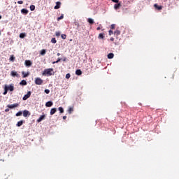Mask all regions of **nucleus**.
<instances>
[{"label": "nucleus", "instance_id": "obj_1", "mask_svg": "<svg viewBox=\"0 0 179 179\" xmlns=\"http://www.w3.org/2000/svg\"><path fill=\"white\" fill-rule=\"evenodd\" d=\"M52 72H54V69H46L43 71V75L44 76H51L52 75Z\"/></svg>", "mask_w": 179, "mask_h": 179}, {"label": "nucleus", "instance_id": "obj_2", "mask_svg": "<svg viewBox=\"0 0 179 179\" xmlns=\"http://www.w3.org/2000/svg\"><path fill=\"white\" fill-rule=\"evenodd\" d=\"M113 2H115V4H114V10H118L120 8H121V3L120 2V0H113Z\"/></svg>", "mask_w": 179, "mask_h": 179}, {"label": "nucleus", "instance_id": "obj_3", "mask_svg": "<svg viewBox=\"0 0 179 179\" xmlns=\"http://www.w3.org/2000/svg\"><path fill=\"white\" fill-rule=\"evenodd\" d=\"M43 83V80L41 79L40 78H35V84L36 85H42Z\"/></svg>", "mask_w": 179, "mask_h": 179}, {"label": "nucleus", "instance_id": "obj_4", "mask_svg": "<svg viewBox=\"0 0 179 179\" xmlns=\"http://www.w3.org/2000/svg\"><path fill=\"white\" fill-rule=\"evenodd\" d=\"M6 89H8V90H10V92H13L15 90V87H13V85H10L9 86L5 85Z\"/></svg>", "mask_w": 179, "mask_h": 179}, {"label": "nucleus", "instance_id": "obj_5", "mask_svg": "<svg viewBox=\"0 0 179 179\" xmlns=\"http://www.w3.org/2000/svg\"><path fill=\"white\" fill-rule=\"evenodd\" d=\"M120 35H121V31H120L119 30H116L114 32V36L116 37L117 39L120 38Z\"/></svg>", "mask_w": 179, "mask_h": 179}, {"label": "nucleus", "instance_id": "obj_6", "mask_svg": "<svg viewBox=\"0 0 179 179\" xmlns=\"http://www.w3.org/2000/svg\"><path fill=\"white\" fill-rule=\"evenodd\" d=\"M11 76H13V78L16 77V78H19V74L17 73V71H12L10 73Z\"/></svg>", "mask_w": 179, "mask_h": 179}, {"label": "nucleus", "instance_id": "obj_7", "mask_svg": "<svg viewBox=\"0 0 179 179\" xmlns=\"http://www.w3.org/2000/svg\"><path fill=\"white\" fill-rule=\"evenodd\" d=\"M30 96H31V92L29 91L27 92V94H25L24 96V97L22 98L23 100H27V99H29L30 97Z\"/></svg>", "mask_w": 179, "mask_h": 179}, {"label": "nucleus", "instance_id": "obj_8", "mask_svg": "<svg viewBox=\"0 0 179 179\" xmlns=\"http://www.w3.org/2000/svg\"><path fill=\"white\" fill-rule=\"evenodd\" d=\"M7 107L8 108H15L16 107H19V103H14V104H12V105H8Z\"/></svg>", "mask_w": 179, "mask_h": 179}, {"label": "nucleus", "instance_id": "obj_9", "mask_svg": "<svg viewBox=\"0 0 179 179\" xmlns=\"http://www.w3.org/2000/svg\"><path fill=\"white\" fill-rule=\"evenodd\" d=\"M29 115H30V112H29V110H24L23 111V117H28Z\"/></svg>", "mask_w": 179, "mask_h": 179}, {"label": "nucleus", "instance_id": "obj_10", "mask_svg": "<svg viewBox=\"0 0 179 179\" xmlns=\"http://www.w3.org/2000/svg\"><path fill=\"white\" fill-rule=\"evenodd\" d=\"M43 120H45V115H41L40 117L37 120V122H41Z\"/></svg>", "mask_w": 179, "mask_h": 179}, {"label": "nucleus", "instance_id": "obj_11", "mask_svg": "<svg viewBox=\"0 0 179 179\" xmlns=\"http://www.w3.org/2000/svg\"><path fill=\"white\" fill-rule=\"evenodd\" d=\"M33 63L30 60H25V65L26 66H31Z\"/></svg>", "mask_w": 179, "mask_h": 179}, {"label": "nucleus", "instance_id": "obj_12", "mask_svg": "<svg viewBox=\"0 0 179 179\" xmlns=\"http://www.w3.org/2000/svg\"><path fill=\"white\" fill-rule=\"evenodd\" d=\"M21 13H22L23 15H27V13H29V10L26 8H22L21 10Z\"/></svg>", "mask_w": 179, "mask_h": 179}, {"label": "nucleus", "instance_id": "obj_13", "mask_svg": "<svg viewBox=\"0 0 179 179\" xmlns=\"http://www.w3.org/2000/svg\"><path fill=\"white\" fill-rule=\"evenodd\" d=\"M57 113V108H53L50 110V115H54Z\"/></svg>", "mask_w": 179, "mask_h": 179}, {"label": "nucleus", "instance_id": "obj_14", "mask_svg": "<svg viewBox=\"0 0 179 179\" xmlns=\"http://www.w3.org/2000/svg\"><path fill=\"white\" fill-rule=\"evenodd\" d=\"M61 8V2L57 1L56 6L54 7V9H59Z\"/></svg>", "mask_w": 179, "mask_h": 179}, {"label": "nucleus", "instance_id": "obj_15", "mask_svg": "<svg viewBox=\"0 0 179 179\" xmlns=\"http://www.w3.org/2000/svg\"><path fill=\"white\" fill-rule=\"evenodd\" d=\"M155 8H156V9H158V10H162V9L163 8V7H162V6H159L157 4H155L154 5Z\"/></svg>", "mask_w": 179, "mask_h": 179}, {"label": "nucleus", "instance_id": "obj_16", "mask_svg": "<svg viewBox=\"0 0 179 179\" xmlns=\"http://www.w3.org/2000/svg\"><path fill=\"white\" fill-rule=\"evenodd\" d=\"M87 22H88V23H90V24H94V20L92 18H88Z\"/></svg>", "mask_w": 179, "mask_h": 179}, {"label": "nucleus", "instance_id": "obj_17", "mask_svg": "<svg viewBox=\"0 0 179 179\" xmlns=\"http://www.w3.org/2000/svg\"><path fill=\"white\" fill-rule=\"evenodd\" d=\"M76 75H78V76H80V75H82V70H80V69L76 70Z\"/></svg>", "mask_w": 179, "mask_h": 179}, {"label": "nucleus", "instance_id": "obj_18", "mask_svg": "<svg viewBox=\"0 0 179 179\" xmlns=\"http://www.w3.org/2000/svg\"><path fill=\"white\" fill-rule=\"evenodd\" d=\"M20 85H21L22 86H26V85H27V82H26V80H22L20 83Z\"/></svg>", "mask_w": 179, "mask_h": 179}, {"label": "nucleus", "instance_id": "obj_19", "mask_svg": "<svg viewBox=\"0 0 179 179\" xmlns=\"http://www.w3.org/2000/svg\"><path fill=\"white\" fill-rule=\"evenodd\" d=\"M45 106H46V107H52V101H50L46 102Z\"/></svg>", "mask_w": 179, "mask_h": 179}, {"label": "nucleus", "instance_id": "obj_20", "mask_svg": "<svg viewBox=\"0 0 179 179\" xmlns=\"http://www.w3.org/2000/svg\"><path fill=\"white\" fill-rule=\"evenodd\" d=\"M24 122V121H23V120L17 122V127H22L23 125Z\"/></svg>", "mask_w": 179, "mask_h": 179}, {"label": "nucleus", "instance_id": "obj_21", "mask_svg": "<svg viewBox=\"0 0 179 179\" xmlns=\"http://www.w3.org/2000/svg\"><path fill=\"white\" fill-rule=\"evenodd\" d=\"M68 113L69 114H72V113H73V107L69 108Z\"/></svg>", "mask_w": 179, "mask_h": 179}, {"label": "nucleus", "instance_id": "obj_22", "mask_svg": "<svg viewBox=\"0 0 179 179\" xmlns=\"http://www.w3.org/2000/svg\"><path fill=\"white\" fill-rule=\"evenodd\" d=\"M46 52H47V50L43 49V50L41 51L40 54H41V55H45V53H46Z\"/></svg>", "mask_w": 179, "mask_h": 179}, {"label": "nucleus", "instance_id": "obj_23", "mask_svg": "<svg viewBox=\"0 0 179 179\" xmlns=\"http://www.w3.org/2000/svg\"><path fill=\"white\" fill-rule=\"evenodd\" d=\"M22 74L23 75V78H27L29 76V73H25L24 71H22Z\"/></svg>", "mask_w": 179, "mask_h": 179}, {"label": "nucleus", "instance_id": "obj_24", "mask_svg": "<svg viewBox=\"0 0 179 179\" xmlns=\"http://www.w3.org/2000/svg\"><path fill=\"white\" fill-rule=\"evenodd\" d=\"M24 37H26V34H24V33H21V34H20V38H24Z\"/></svg>", "mask_w": 179, "mask_h": 179}, {"label": "nucleus", "instance_id": "obj_25", "mask_svg": "<svg viewBox=\"0 0 179 179\" xmlns=\"http://www.w3.org/2000/svg\"><path fill=\"white\" fill-rule=\"evenodd\" d=\"M36 9V6L34 5H31L30 6V10L33 11Z\"/></svg>", "mask_w": 179, "mask_h": 179}, {"label": "nucleus", "instance_id": "obj_26", "mask_svg": "<svg viewBox=\"0 0 179 179\" xmlns=\"http://www.w3.org/2000/svg\"><path fill=\"white\" fill-rule=\"evenodd\" d=\"M51 43H52V44H56L57 43V39H55V38H52L51 39Z\"/></svg>", "mask_w": 179, "mask_h": 179}, {"label": "nucleus", "instance_id": "obj_27", "mask_svg": "<svg viewBox=\"0 0 179 179\" xmlns=\"http://www.w3.org/2000/svg\"><path fill=\"white\" fill-rule=\"evenodd\" d=\"M59 111L61 113V114H62V113H64V108L62 107H59L58 108Z\"/></svg>", "mask_w": 179, "mask_h": 179}, {"label": "nucleus", "instance_id": "obj_28", "mask_svg": "<svg viewBox=\"0 0 179 179\" xmlns=\"http://www.w3.org/2000/svg\"><path fill=\"white\" fill-rule=\"evenodd\" d=\"M22 114H23V113L22 111H19L18 113H16V117H20V115H22Z\"/></svg>", "mask_w": 179, "mask_h": 179}, {"label": "nucleus", "instance_id": "obj_29", "mask_svg": "<svg viewBox=\"0 0 179 179\" xmlns=\"http://www.w3.org/2000/svg\"><path fill=\"white\" fill-rule=\"evenodd\" d=\"M99 38H104V34L103 33L99 34Z\"/></svg>", "mask_w": 179, "mask_h": 179}, {"label": "nucleus", "instance_id": "obj_30", "mask_svg": "<svg viewBox=\"0 0 179 179\" xmlns=\"http://www.w3.org/2000/svg\"><path fill=\"white\" fill-rule=\"evenodd\" d=\"M108 58L109 59H113V53H109V54L108 55Z\"/></svg>", "mask_w": 179, "mask_h": 179}, {"label": "nucleus", "instance_id": "obj_31", "mask_svg": "<svg viewBox=\"0 0 179 179\" xmlns=\"http://www.w3.org/2000/svg\"><path fill=\"white\" fill-rule=\"evenodd\" d=\"M10 61H11L12 62H13L15 61V56L14 55L10 56Z\"/></svg>", "mask_w": 179, "mask_h": 179}, {"label": "nucleus", "instance_id": "obj_32", "mask_svg": "<svg viewBox=\"0 0 179 179\" xmlns=\"http://www.w3.org/2000/svg\"><path fill=\"white\" fill-rule=\"evenodd\" d=\"M62 19H64V14H62L61 16L57 18L58 22H59V20H62Z\"/></svg>", "mask_w": 179, "mask_h": 179}, {"label": "nucleus", "instance_id": "obj_33", "mask_svg": "<svg viewBox=\"0 0 179 179\" xmlns=\"http://www.w3.org/2000/svg\"><path fill=\"white\" fill-rule=\"evenodd\" d=\"M61 37L63 40H65L66 38V34H62Z\"/></svg>", "mask_w": 179, "mask_h": 179}, {"label": "nucleus", "instance_id": "obj_34", "mask_svg": "<svg viewBox=\"0 0 179 179\" xmlns=\"http://www.w3.org/2000/svg\"><path fill=\"white\" fill-rule=\"evenodd\" d=\"M8 94V88L4 87V92L3 93V94Z\"/></svg>", "mask_w": 179, "mask_h": 179}, {"label": "nucleus", "instance_id": "obj_35", "mask_svg": "<svg viewBox=\"0 0 179 179\" xmlns=\"http://www.w3.org/2000/svg\"><path fill=\"white\" fill-rule=\"evenodd\" d=\"M55 34L57 37H59L61 36V33L59 31H56Z\"/></svg>", "mask_w": 179, "mask_h": 179}, {"label": "nucleus", "instance_id": "obj_36", "mask_svg": "<svg viewBox=\"0 0 179 179\" xmlns=\"http://www.w3.org/2000/svg\"><path fill=\"white\" fill-rule=\"evenodd\" d=\"M69 78H71V74L70 73H67L66 75V79H69Z\"/></svg>", "mask_w": 179, "mask_h": 179}, {"label": "nucleus", "instance_id": "obj_37", "mask_svg": "<svg viewBox=\"0 0 179 179\" xmlns=\"http://www.w3.org/2000/svg\"><path fill=\"white\" fill-rule=\"evenodd\" d=\"M45 93H46V94H50V90H45Z\"/></svg>", "mask_w": 179, "mask_h": 179}, {"label": "nucleus", "instance_id": "obj_38", "mask_svg": "<svg viewBox=\"0 0 179 179\" xmlns=\"http://www.w3.org/2000/svg\"><path fill=\"white\" fill-rule=\"evenodd\" d=\"M17 3H19V5H23V1H18Z\"/></svg>", "mask_w": 179, "mask_h": 179}, {"label": "nucleus", "instance_id": "obj_39", "mask_svg": "<svg viewBox=\"0 0 179 179\" xmlns=\"http://www.w3.org/2000/svg\"><path fill=\"white\" fill-rule=\"evenodd\" d=\"M113 34V31L111 29L109 30V34L110 36H111V34Z\"/></svg>", "mask_w": 179, "mask_h": 179}, {"label": "nucleus", "instance_id": "obj_40", "mask_svg": "<svg viewBox=\"0 0 179 179\" xmlns=\"http://www.w3.org/2000/svg\"><path fill=\"white\" fill-rule=\"evenodd\" d=\"M5 112H6V113H9V108H6V109L5 110Z\"/></svg>", "mask_w": 179, "mask_h": 179}, {"label": "nucleus", "instance_id": "obj_41", "mask_svg": "<svg viewBox=\"0 0 179 179\" xmlns=\"http://www.w3.org/2000/svg\"><path fill=\"white\" fill-rule=\"evenodd\" d=\"M58 61L57 60L56 62H53L52 64H58Z\"/></svg>", "mask_w": 179, "mask_h": 179}, {"label": "nucleus", "instance_id": "obj_42", "mask_svg": "<svg viewBox=\"0 0 179 179\" xmlns=\"http://www.w3.org/2000/svg\"><path fill=\"white\" fill-rule=\"evenodd\" d=\"M63 120H66V116H64Z\"/></svg>", "mask_w": 179, "mask_h": 179}, {"label": "nucleus", "instance_id": "obj_43", "mask_svg": "<svg viewBox=\"0 0 179 179\" xmlns=\"http://www.w3.org/2000/svg\"><path fill=\"white\" fill-rule=\"evenodd\" d=\"M100 27H98L97 28H96V30H100Z\"/></svg>", "mask_w": 179, "mask_h": 179}, {"label": "nucleus", "instance_id": "obj_44", "mask_svg": "<svg viewBox=\"0 0 179 179\" xmlns=\"http://www.w3.org/2000/svg\"><path fill=\"white\" fill-rule=\"evenodd\" d=\"M59 55H61L60 53H57V57H59Z\"/></svg>", "mask_w": 179, "mask_h": 179}, {"label": "nucleus", "instance_id": "obj_45", "mask_svg": "<svg viewBox=\"0 0 179 179\" xmlns=\"http://www.w3.org/2000/svg\"><path fill=\"white\" fill-rule=\"evenodd\" d=\"M57 61L58 62H59L61 61V59H58Z\"/></svg>", "mask_w": 179, "mask_h": 179}, {"label": "nucleus", "instance_id": "obj_46", "mask_svg": "<svg viewBox=\"0 0 179 179\" xmlns=\"http://www.w3.org/2000/svg\"><path fill=\"white\" fill-rule=\"evenodd\" d=\"M2 19V16L1 15H0V20H1Z\"/></svg>", "mask_w": 179, "mask_h": 179}, {"label": "nucleus", "instance_id": "obj_47", "mask_svg": "<svg viewBox=\"0 0 179 179\" xmlns=\"http://www.w3.org/2000/svg\"><path fill=\"white\" fill-rule=\"evenodd\" d=\"M110 41H113V38H110Z\"/></svg>", "mask_w": 179, "mask_h": 179}, {"label": "nucleus", "instance_id": "obj_48", "mask_svg": "<svg viewBox=\"0 0 179 179\" xmlns=\"http://www.w3.org/2000/svg\"><path fill=\"white\" fill-rule=\"evenodd\" d=\"M110 27H111V29H113V25H110Z\"/></svg>", "mask_w": 179, "mask_h": 179}, {"label": "nucleus", "instance_id": "obj_49", "mask_svg": "<svg viewBox=\"0 0 179 179\" xmlns=\"http://www.w3.org/2000/svg\"><path fill=\"white\" fill-rule=\"evenodd\" d=\"M113 29H114V24L113 25Z\"/></svg>", "mask_w": 179, "mask_h": 179}, {"label": "nucleus", "instance_id": "obj_50", "mask_svg": "<svg viewBox=\"0 0 179 179\" xmlns=\"http://www.w3.org/2000/svg\"><path fill=\"white\" fill-rule=\"evenodd\" d=\"M113 57H114V55H113Z\"/></svg>", "mask_w": 179, "mask_h": 179}]
</instances>
